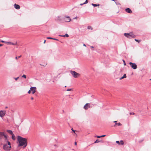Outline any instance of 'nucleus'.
<instances>
[{
    "mask_svg": "<svg viewBox=\"0 0 151 151\" xmlns=\"http://www.w3.org/2000/svg\"><path fill=\"white\" fill-rule=\"evenodd\" d=\"M6 132L11 135H12L13 134L12 131L11 130H6Z\"/></svg>",
    "mask_w": 151,
    "mask_h": 151,
    "instance_id": "obj_13",
    "label": "nucleus"
},
{
    "mask_svg": "<svg viewBox=\"0 0 151 151\" xmlns=\"http://www.w3.org/2000/svg\"><path fill=\"white\" fill-rule=\"evenodd\" d=\"M31 92V90L30 89L29 90V91H28V93H29V94H30Z\"/></svg>",
    "mask_w": 151,
    "mask_h": 151,
    "instance_id": "obj_36",
    "label": "nucleus"
},
{
    "mask_svg": "<svg viewBox=\"0 0 151 151\" xmlns=\"http://www.w3.org/2000/svg\"><path fill=\"white\" fill-rule=\"evenodd\" d=\"M99 142V140L98 139H97L94 142L95 143H97Z\"/></svg>",
    "mask_w": 151,
    "mask_h": 151,
    "instance_id": "obj_24",
    "label": "nucleus"
},
{
    "mask_svg": "<svg viewBox=\"0 0 151 151\" xmlns=\"http://www.w3.org/2000/svg\"><path fill=\"white\" fill-rule=\"evenodd\" d=\"M12 138L13 140H15L16 139L15 136L14 134L12 135Z\"/></svg>",
    "mask_w": 151,
    "mask_h": 151,
    "instance_id": "obj_14",
    "label": "nucleus"
},
{
    "mask_svg": "<svg viewBox=\"0 0 151 151\" xmlns=\"http://www.w3.org/2000/svg\"><path fill=\"white\" fill-rule=\"evenodd\" d=\"M84 4V3H83V4H80V5H81V6H82V5H83V4Z\"/></svg>",
    "mask_w": 151,
    "mask_h": 151,
    "instance_id": "obj_42",
    "label": "nucleus"
},
{
    "mask_svg": "<svg viewBox=\"0 0 151 151\" xmlns=\"http://www.w3.org/2000/svg\"><path fill=\"white\" fill-rule=\"evenodd\" d=\"M129 64L131 67L134 69H136L137 68V65L135 63H133L132 62H130Z\"/></svg>",
    "mask_w": 151,
    "mask_h": 151,
    "instance_id": "obj_5",
    "label": "nucleus"
},
{
    "mask_svg": "<svg viewBox=\"0 0 151 151\" xmlns=\"http://www.w3.org/2000/svg\"><path fill=\"white\" fill-rule=\"evenodd\" d=\"M19 78V77H18L17 78H14V79H15V80L16 81H17L18 79Z\"/></svg>",
    "mask_w": 151,
    "mask_h": 151,
    "instance_id": "obj_34",
    "label": "nucleus"
},
{
    "mask_svg": "<svg viewBox=\"0 0 151 151\" xmlns=\"http://www.w3.org/2000/svg\"><path fill=\"white\" fill-rule=\"evenodd\" d=\"M125 11L127 13H131L132 11L131 9L129 8H127L125 9Z\"/></svg>",
    "mask_w": 151,
    "mask_h": 151,
    "instance_id": "obj_11",
    "label": "nucleus"
},
{
    "mask_svg": "<svg viewBox=\"0 0 151 151\" xmlns=\"http://www.w3.org/2000/svg\"><path fill=\"white\" fill-rule=\"evenodd\" d=\"M5 111L2 110L0 111V116L1 117H3L5 114Z\"/></svg>",
    "mask_w": 151,
    "mask_h": 151,
    "instance_id": "obj_8",
    "label": "nucleus"
},
{
    "mask_svg": "<svg viewBox=\"0 0 151 151\" xmlns=\"http://www.w3.org/2000/svg\"><path fill=\"white\" fill-rule=\"evenodd\" d=\"M59 36H61V37H69L68 35L67 34H65V35H60Z\"/></svg>",
    "mask_w": 151,
    "mask_h": 151,
    "instance_id": "obj_18",
    "label": "nucleus"
},
{
    "mask_svg": "<svg viewBox=\"0 0 151 151\" xmlns=\"http://www.w3.org/2000/svg\"><path fill=\"white\" fill-rule=\"evenodd\" d=\"M116 125H117L119 126H121L122 125V124H121L119 122L118 123H115V124L114 125V127H115Z\"/></svg>",
    "mask_w": 151,
    "mask_h": 151,
    "instance_id": "obj_16",
    "label": "nucleus"
},
{
    "mask_svg": "<svg viewBox=\"0 0 151 151\" xmlns=\"http://www.w3.org/2000/svg\"><path fill=\"white\" fill-rule=\"evenodd\" d=\"M150 80L151 81V79H150Z\"/></svg>",
    "mask_w": 151,
    "mask_h": 151,
    "instance_id": "obj_52",
    "label": "nucleus"
},
{
    "mask_svg": "<svg viewBox=\"0 0 151 151\" xmlns=\"http://www.w3.org/2000/svg\"><path fill=\"white\" fill-rule=\"evenodd\" d=\"M22 78H26V76L24 75V74L22 76Z\"/></svg>",
    "mask_w": 151,
    "mask_h": 151,
    "instance_id": "obj_25",
    "label": "nucleus"
},
{
    "mask_svg": "<svg viewBox=\"0 0 151 151\" xmlns=\"http://www.w3.org/2000/svg\"><path fill=\"white\" fill-rule=\"evenodd\" d=\"M96 5H97V6H99V4H96Z\"/></svg>",
    "mask_w": 151,
    "mask_h": 151,
    "instance_id": "obj_49",
    "label": "nucleus"
},
{
    "mask_svg": "<svg viewBox=\"0 0 151 151\" xmlns=\"http://www.w3.org/2000/svg\"><path fill=\"white\" fill-rule=\"evenodd\" d=\"M124 35L129 38H134L136 37V36L134 35L132 32L125 33L124 34Z\"/></svg>",
    "mask_w": 151,
    "mask_h": 151,
    "instance_id": "obj_3",
    "label": "nucleus"
},
{
    "mask_svg": "<svg viewBox=\"0 0 151 151\" xmlns=\"http://www.w3.org/2000/svg\"><path fill=\"white\" fill-rule=\"evenodd\" d=\"M17 140L19 143L18 147L23 146V147L24 148L27 146V142L26 138H23L19 136H18Z\"/></svg>",
    "mask_w": 151,
    "mask_h": 151,
    "instance_id": "obj_1",
    "label": "nucleus"
},
{
    "mask_svg": "<svg viewBox=\"0 0 151 151\" xmlns=\"http://www.w3.org/2000/svg\"><path fill=\"white\" fill-rule=\"evenodd\" d=\"M126 75L125 74H124L123 76L122 77L120 78V80H122L124 78H126Z\"/></svg>",
    "mask_w": 151,
    "mask_h": 151,
    "instance_id": "obj_19",
    "label": "nucleus"
},
{
    "mask_svg": "<svg viewBox=\"0 0 151 151\" xmlns=\"http://www.w3.org/2000/svg\"><path fill=\"white\" fill-rule=\"evenodd\" d=\"M21 57V55H20L18 57H16L15 58L16 59H18L19 58H20Z\"/></svg>",
    "mask_w": 151,
    "mask_h": 151,
    "instance_id": "obj_27",
    "label": "nucleus"
},
{
    "mask_svg": "<svg viewBox=\"0 0 151 151\" xmlns=\"http://www.w3.org/2000/svg\"><path fill=\"white\" fill-rule=\"evenodd\" d=\"M96 137H97V138H100L101 137H100V136H97Z\"/></svg>",
    "mask_w": 151,
    "mask_h": 151,
    "instance_id": "obj_39",
    "label": "nucleus"
},
{
    "mask_svg": "<svg viewBox=\"0 0 151 151\" xmlns=\"http://www.w3.org/2000/svg\"><path fill=\"white\" fill-rule=\"evenodd\" d=\"M120 142L121 145H123L124 144V142L122 140H121Z\"/></svg>",
    "mask_w": 151,
    "mask_h": 151,
    "instance_id": "obj_23",
    "label": "nucleus"
},
{
    "mask_svg": "<svg viewBox=\"0 0 151 151\" xmlns=\"http://www.w3.org/2000/svg\"><path fill=\"white\" fill-rule=\"evenodd\" d=\"M77 17H76L74 18H73V19H77Z\"/></svg>",
    "mask_w": 151,
    "mask_h": 151,
    "instance_id": "obj_41",
    "label": "nucleus"
},
{
    "mask_svg": "<svg viewBox=\"0 0 151 151\" xmlns=\"http://www.w3.org/2000/svg\"><path fill=\"white\" fill-rule=\"evenodd\" d=\"M3 45V44H0V46H2Z\"/></svg>",
    "mask_w": 151,
    "mask_h": 151,
    "instance_id": "obj_43",
    "label": "nucleus"
},
{
    "mask_svg": "<svg viewBox=\"0 0 151 151\" xmlns=\"http://www.w3.org/2000/svg\"><path fill=\"white\" fill-rule=\"evenodd\" d=\"M77 145V142H75V145Z\"/></svg>",
    "mask_w": 151,
    "mask_h": 151,
    "instance_id": "obj_44",
    "label": "nucleus"
},
{
    "mask_svg": "<svg viewBox=\"0 0 151 151\" xmlns=\"http://www.w3.org/2000/svg\"><path fill=\"white\" fill-rule=\"evenodd\" d=\"M89 108H90V104L89 103L86 104L83 107L84 109L85 110H87Z\"/></svg>",
    "mask_w": 151,
    "mask_h": 151,
    "instance_id": "obj_9",
    "label": "nucleus"
},
{
    "mask_svg": "<svg viewBox=\"0 0 151 151\" xmlns=\"http://www.w3.org/2000/svg\"><path fill=\"white\" fill-rule=\"evenodd\" d=\"M123 61L124 62V65H126V63L125 62V61L124 60H123Z\"/></svg>",
    "mask_w": 151,
    "mask_h": 151,
    "instance_id": "obj_31",
    "label": "nucleus"
},
{
    "mask_svg": "<svg viewBox=\"0 0 151 151\" xmlns=\"http://www.w3.org/2000/svg\"><path fill=\"white\" fill-rule=\"evenodd\" d=\"M33 99H34V98H33V97H32L31 98V99L32 100H33Z\"/></svg>",
    "mask_w": 151,
    "mask_h": 151,
    "instance_id": "obj_46",
    "label": "nucleus"
},
{
    "mask_svg": "<svg viewBox=\"0 0 151 151\" xmlns=\"http://www.w3.org/2000/svg\"><path fill=\"white\" fill-rule=\"evenodd\" d=\"M135 40L137 42H139V40H137V39H135Z\"/></svg>",
    "mask_w": 151,
    "mask_h": 151,
    "instance_id": "obj_32",
    "label": "nucleus"
},
{
    "mask_svg": "<svg viewBox=\"0 0 151 151\" xmlns=\"http://www.w3.org/2000/svg\"><path fill=\"white\" fill-rule=\"evenodd\" d=\"M63 18H61L60 17L58 16L55 19V20H56L61 21L62 19H63Z\"/></svg>",
    "mask_w": 151,
    "mask_h": 151,
    "instance_id": "obj_12",
    "label": "nucleus"
},
{
    "mask_svg": "<svg viewBox=\"0 0 151 151\" xmlns=\"http://www.w3.org/2000/svg\"><path fill=\"white\" fill-rule=\"evenodd\" d=\"M116 143H117V144H118L119 145L120 144V142L119 141H116Z\"/></svg>",
    "mask_w": 151,
    "mask_h": 151,
    "instance_id": "obj_29",
    "label": "nucleus"
},
{
    "mask_svg": "<svg viewBox=\"0 0 151 151\" xmlns=\"http://www.w3.org/2000/svg\"><path fill=\"white\" fill-rule=\"evenodd\" d=\"M129 114H130V115H132V114H133V115H134V113L130 112Z\"/></svg>",
    "mask_w": 151,
    "mask_h": 151,
    "instance_id": "obj_35",
    "label": "nucleus"
},
{
    "mask_svg": "<svg viewBox=\"0 0 151 151\" xmlns=\"http://www.w3.org/2000/svg\"><path fill=\"white\" fill-rule=\"evenodd\" d=\"M71 90H72V89H68L67 90V91H71Z\"/></svg>",
    "mask_w": 151,
    "mask_h": 151,
    "instance_id": "obj_37",
    "label": "nucleus"
},
{
    "mask_svg": "<svg viewBox=\"0 0 151 151\" xmlns=\"http://www.w3.org/2000/svg\"><path fill=\"white\" fill-rule=\"evenodd\" d=\"M91 47L92 48H93V47L92 46H91Z\"/></svg>",
    "mask_w": 151,
    "mask_h": 151,
    "instance_id": "obj_51",
    "label": "nucleus"
},
{
    "mask_svg": "<svg viewBox=\"0 0 151 151\" xmlns=\"http://www.w3.org/2000/svg\"><path fill=\"white\" fill-rule=\"evenodd\" d=\"M4 136L5 139V140L6 141L8 140L7 137L6 135L4 134Z\"/></svg>",
    "mask_w": 151,
    "mask_h": 151,
    "instance_id": "obj_20",
    "label": "nucleus"
},
{
    "mask_svg": "<svg viewBox=\"0 0 151 151\" xmlns=\"http://www.w3.org/2000/svg\"><path fill=\"white\" fill-rule=\"evenodd\" d=\"M4 134H5L4 133V132H0V138H1L2 136H4Z\"/></svg>",
    "mask_w": 151,
    "mask_h": 151,
    "instance_id": "obj_15",
    "label": "nucleus"
},
{
    "mask_svg": "<svg viewBox=\"0 0 151 151\" xmlns=\"http://www.w3.org/2000/svg\"><path fill=\"white\" fill-rule=\"evenodd\" d=\"M70 72L73 76L75 78H77L80 76V74L79 73H77L75 71L70 70Z\"/></svg>",
    "mask_w": 151,
    "mask_h": 151,
    "instance_id": "obj_4",
    "label": "nucleus"
},
{
    "mask_svg": "<svg viewBox=\"0 0 151 151\" xmlns=\"http://www.w3.org/2000/svg\"><path fill=\"white\" fill-rule=\"evenodd\" d=\"M91 5H92L94 7H95V6H97V5H96V4H93V3H92L91 4Z\"/></svg>",
    "mask_w": 151,
    "mask_h": 151,
    "instance_id": "obj_26",
    "label": "nucleus"
},
{
    "mask_svg": "<svg viewBox=\"0 0 151 151\" xmlns=\"http://www.w3.org/2000/svg\"><path fill=\"white\" fill-rule=\"evenodd\" d=\"M8 144H4L3 145V149L6 151H9L11 150V144L9 141H7Z\"/></svg>",
    "mask_w": 151,
    "mask_h": 151,
    "instance_id": "obj_2",
    "label": "nucleus"
},
{
    "mask_svg": "<svg viewBox=\"0 0 151 151\" xmlns=\"http://www.w3.org/2000/svg\"><path fill=\"white\" fill-rule=\"evenodd\" d=\"M5 43L7 44L8 45H11V42L5 41Z\"/></svg>",
    "mask_w": 151,
    "mask_h": 151,
    "instance_id": "obj_22",
    "label": "nucleus"
},
{
    "mask_svg": "<svg viewBox=\"0 0 151 151\" xmlns=\"http://www.w3.org/2000/svg\"><path fill=\"white\" fill-rule=\"evenodd\" d=\"M105 136V135H102L101 136H100V137H104Z\"/></svg>",
    "mask_w": 151,
    "mask_h": 151,
    "instance_id": "obj_38",
    "label": "nucleus"
},
{
    "mask_svg": "<svg viewBox=\"0 0 151 151\" xmlns=\"http://www.w3.org/2000/svg\"><path fill=\"white\" fill-rule=\"evenodd\" d=\"M0 42H2L5 43V41H4L2 40H0Z\"/></svg>",
    "mask_w": 151,
    "mask_h": 151,
    "instance_id": "obj_33",
    "label": "nucleus"
},
{
    "mask_svg": "<svg viewBox=\"0 0 151 151\" xmlns=\"http://www.w3.org/2000/svg\"><path fill=\"white\" fill-rule=\"evenodd\" d=\"M47 39H52V40H57V41H58V39L53 38H52V37H47Z\"/></svg>",
    "mask_w": 151,
    "mask_h": 151,
    "instance_id": "obj_17",
    "label": "nucleus"
},
{
    "mask_svg": "<svg viewBox=\"0 0 151 151\" xmlns=\"http://www.w3.org/2000/svg\"><path fill=\"white\" fill-rule=\"evenodd\" d=\"M36 88L35 87H31L30 88L31 91H32V93L34 94L36 91Z\"/></svg>",
    "mask_w": 151,
    "mask_h": 151,
    "instance_id": "obj_7",
    "label": "nucleus"
},
{
    "mask_svg": "<svg viewBox=\"0 0 151 151\" xmlns=\"http://www.w3.org/2000/svg\"><path fill=\"white\" fill-rule=\"evenodd\" d=\"M87 28L88 29H91V30L93 29L92 27L91 26H88Z\"/></svg>",
    "mask_w": 151,
    "mask_h": 151,
    "instance_id": "obj_21",
    "label": "nucleus"
},
{
    "mask_svg": "<svg viewBox=\"0 0 151 151\" xmlns=\"http://www.w3.org/2000/svg\"><path fill=\"white\" fill-rule=\"evenodd\" d=\"M14 8L17 9H19L20 8V6L18 4H14Z\"/></svg>",
    "mask_w": 151,
    "mask_h": 151,
    "instance_id": "obj_10",
    "label": "nucleus"
},
{
    "mask_svg": "<svg viewBox=\"0 0 151 151\" xmlns=\"http://www.w3.org/2000/svg\"><path fill=\"white\" fill-rule=\"evenodd\" d=\"M45 42H46V40H44V43H45Z\"/></svg>",
    "mask_w": 151,
    "mask_h": 151,
    "instance_id": "obj_48",
    "label": "nucleus"
},
{
    "mask_svg": "<svg viewBox=\"0 0 151 151\" xmlns=\"http://www.w3.org/2000/svg\"><path fill=\"white\" fill-rule=\"evenodd\" d=\"M117 122V121H114L113 122H114V123H116Z\"/></svg>",
    "mask_w": 151,
    "mask_h": 151,
    "instance_id": "obj_45",
    "label": "nucleus"
},
{
    "mask_svg": "<svg viewBox=\"0 0 151 151\" xmlns=\"http://www.w3.org/2000/svg\"><path fill=\"white\" fill-rule=\"evenodd\" d=\"M71 130H72L73 132H75V131H75V130H73V128H72V129H71Z\"/></svg>",
    "mask_w": 151,
    "mask_h": 151,
    "instance_id": "obj_40",
    "label": "nucleus"
},
{
    "mask_svg": "<svg viewBox=\"0 0 151 151\" xmlns=\"http://www.w3.org/2000/svg\"><path fill=\"white\" fill-rule=\"evenodd\" d=\"M11 44L12 45H17V42H16V43H12V42H11Z\"/></svg>",
    "mask_w": 151,
    "mask_h": 151,
    "instance_id": "obj_28",
    "label": "nucleus"
},
{
    "mask_svg": "<svg viewBox=\"0 0 151 151\" xmlns=\"http://www.w3.org/2000/svg\"><path fill=\"white\" fill-rule=\"evenodd\" d=\"M83 46H86V45L85 44H83Z\"/></svg>",
    "mask_w": 151,
    "mask_h": 151,
    "instance_id": "obj_50",
    "label": "nucleus"
},
{
    "mask_svg": "<svg viewBox=\"0 0 151 151\" xmlns=\"http://www.w3.org/2000/svg\"><path fill=\"white\" fill-rule=\"evenodd\" d=\"M63 19L66 22H69L70 21V17H65L63 18Z\"/></svg>",
    "mask_w": 151,
    "mask_h": 151,
    "instance_id": "obj_6",
    "label": "nucleus"
},
{
    "mask_svg": "<svg viewBox=\"0 0 151 151\" xmlns=\"http://www.w3.org/2000/svg\"><path fill=\"white\" fill-rule=\"evenodd\" d=\"M88 0H86V1H85V2L84 3V4H87V3H88Z\"/></svg>",
    "mask_w": 151,
    "mask_h": 151,
    "instance_id": "obj_30",
    "label": "nucleus"
},
{
    "mask_svg": "<svg viewBox=\"0 0 151 151\" xmlns=\"http://www.w3.org/2000/svg\"><path fill=\"white\" fill-rule=\"evenodd\" d=\"M54 146H55V147H58V146L57 145H54Z\"/></svg>",
    "mask_w": 151,
    "mask_h": 151,
    "instance_id": "obj_47",
    "label": "nucleus"
}]
</instances>
